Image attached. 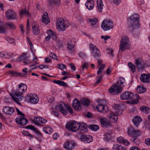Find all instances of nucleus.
Listing matches in <instances>:
<instances>
[{
    "mask_svg": "<svg viewBox=\"0 0 150 150\" xmlns=\"http://www.w3.org/2000/svg\"><path fill=\"white\" fill-rule=\"evenodd\" d=\"M139 78L141 81L143 83H150V74H142Z\"/></svg>",
    "mask_w": 150,
    "mask_h": 150,
    "instance_id": "2eb2a0df",
    "label": "nucleus"
},
{
    "mask_svg": "<svg viewBox=\"0 0 150 150\" xmlns=\"http://www.w3.org/2000/svg\"><path fill=\"white\" fill-rule=\"evenodd\" d=\"M137 90L138 92L141 93L145 92L146 91V88L144 87H141L138 86L137 88Z\"/></svg>",
    "mask_w": 150,
    "mask_h": 150,
    "instance_id": "37998d69",
    "label": "nucleus"
},
{
    "mask_svg": "<svg viewBox=\"0 0 150 150\" xmlns=\"http://www.w3.org/2000/svg\"><path fill=\"white\" fill-rule=\"evenodd\" d=\"M50 56L53 59H57V57L56 55L54 54L51 53L50 54Z\"/></svg>",
    "mask_w": 150,
    "mask_h": 150,
    "instance_id": "680f3d73",
    "label": "nucleus"
},
{
    "mask_svg": "<svg viewBox=\"0 0 150 150\" xmlns=\"http://www.w3.org/2000/svg\"><path fill=\"white\" fill-rule=\"evenodd\" d=\"M142 121V120L141 117L137 115L134 117L132 119V122L137 127L138 126L140 122Z\"/></svg>",
    "mask_w": 150,
    "mask_h": 150,
    "instance_id": "b1692460",
    "label": "nucleus"
},
{
    "mask_svg": "<svg viewBox=\"0 0 150 150\" xmlns=\"http://www.w3.org/2000/svg\"><path fill=\"white\" fill-rule=\"evenodd\" d=\"M58 67L60 69L62 70L65 69L66 66L64 64H58Z\"/></svg>",
    "mask_w": 150,
    "mask_h": 150,
    "instance_id": "13d9d810",
    "label": "nucleus"
},
{
    "mask_svg": "<svg viewBox=\"0 0 150 150\" xmlns=\"http://www.w3.org/2000/svg\"><path fill=\"white\" fill-rule=\"evenodd\" d=\"M42 21L46 24H47L50 22L47 13H45L42 16Z\"/></svg>",
    "mask_w": 150,
    "mask_h": 150,
    "instance_id": "c756f323",
    "label": "nucleus"
},
{
    "mask_svg": "<svg viewBox=\"0 0 150 150\" xmlns=\"http://www.w3.org/2000/svg\"><path fill=\"white\" fill-rule=\"evenodd\" d=\"M59 85L63 86L64 87H66L67 86V84L63 81H60Z\"/></svg>",
    "mask_w": 150,
    "mask_h": 150,
    "instance_id": "bf43d9fd",
    "label": "nucleus"
},
{
    "mask_svg": "<svg viewBox=\"0 0 150 150\" xmlns=\"http://www.w3.org/2000/svg\"><path fill=\"white\" fill-rule=\"evenodd\" d=\"M133 96V94L132 93L127 92L121 94L120 98L122 100H129L132 99Z\"/></svg>",
    "mask_w": 150,
    "mask_h": 150,
    "instance_id": "6ab92c4d",
    "label": "nucleus"
},
{
    "mask_svg": "<svg viewBox=\"0 0 150 150\" xmlns=\"http://www.w3.org/2000/svg\"><path fill=\"white\" fill-rule=\"evenodd\" d=\"M9 72L11 75L14 76H21L22 75V73H19L14 70L9 71Z\"/></svg>",
    "mask_w": 150,
    "mask_h": 150,
    "instance_id": "ea45409f",
    "label": "nucleus"
},
{
    "mask_svg": "<svg viewBox=\"0 0 150 150\" xmlns=\"http://www.w3.org/2000/svg\"><path fill=\"white\" fill-rule=\"evenodd\" d=\"M23 133L24 136L28 137L30 139H31V138L34 137V136L28 131L23 130Z\"/></svg>",
    "mask_w": 150,
    "mask_h": 150,
    "instance_id": "de8ad7c7",
    "label": "nucleus"
},
{
    "mask_svg": "<svg viewBox=\"0 0 150 150\" xmlns=\"http://www.w3.org/2000/svg\"><path fill=\"white\" fill-rule=\"evenodd\" d=\"M69 111L71 114H72L73 113V110L70 106L67 107V112ZM68 113V112H67Z\"/></svg>",
    "mask_w": 150,
    "mask_h": 150,
    "instance_id": "e2e57ef3",
    "label": "nucleus"
},
{
    "mask_svg": "<svg viewBox=\"0 0 150 150\" xmlns=\"http://www.w3.org/2000/svg\"><path fill=\"white\" fill-rule=\"evenodd\" d=\"M56 109L60 111L63 114L67 115V106L66 104L63 102H61L59 104L56 106Z\"/></svg>",
    "mask_w": 150,
    "mask_h": 150,
    "instance_id": "0eeeda50",
    "label": "nucleus"
},
{
    "mask_svg": "<svg viewBox=\"0 0 150 150\" xmlns=\"http://www.w3.org/2000/svg\"><path fill=\"white\" fill-rule=\"evenodd\" d=\"M101 38L102 39H104L105 40H107L108 39H110L111 37L110 36L107 35L105 36L102 35Z\"/></svg>",
    "mask_w": 150,
    "mask_h": 150,
    "instance_id": "4d7b16f0",
    "label": "nucleus"
},
{
    "mask_svg": "<svg viewBox=\"0 0 150 150\" xmlns=\"http://www.w3.org/2000/svg\"><path fill=\"white\" fill-rule=\"evenodd\" d=\"M48 34H50L51 37L54 40H56L57 38V36L54 33L52 30H49L47 31Z\"/></svg>",
    "mask_w": 150,
    "mask_h": 150,
    "instance_id": "c03bdc74",
    "label": "nucleus"
},
{
    "mask_svg": "<svg viewBox=\"0 0 150 150\" xmlns=\"http://www.w3.org/2000/svg\"><path fill=\"white\" fill-rule=\"evenodd\" d=\"M16 121L17 124L20 125L24 126L28 123L27 119L23 117L18 116L16 119Z\"/></svg>",
    "mask_w": 150,
    "mask_h": 150,
    "instance_id": "9b49d317",
    "label": "nucleus"
},
{
    "mask_svg": "<svg viewBox=\"0 0 150 150\" xmlns=\"http://www.w3.org/2000/svg\"><path fill=\"white\" fill-rule=\"evenodd\" d=\"M28 57L27 56L26 54L25 53H23L21 55L18 57L16 59V61L18 62H20L23 60H25L28 59Z\"/></svg>",
    "mask_w": 150,
    "mask_h": 150,
    "instance_id": "c85d7f7f",
    "label": "nucleus"
},
{
    "mask_svg": "<svg viewBox=\"0 0 150 150\" xmlns=\"http://www.w3.org/2000/svg\"><path fill=\"white\" fill-rule=\"evenodd\" d=\"M6 40L8 42L11 44L13 43L15 41L14 39L10 37H8Z\"/></svg>",
    "mask_w": 150,
    "mask_h": 150,
    "instance_id": "864d4df0",
    "label": "nucleus"
},
{
    "mask_svg": "<svg viewBox=\"0 0 150 150\" xmlns=\"http://www.w3.org/2000/svg\"><path fill=\"white\" fill-rule=\"evenodd\" d=\"M35 124L38 126L42 125L40 123L45 124L47 122V120L40 117H35L34 118Z\"/></svg>",
    "mask_w": 150,
    "mask_h": 150,
    "instance_id": "a211bd4d",
    "label": "nucleus"
},
{
    "mask_svg": "<svg viewBox=\"0 0 150 150\" xmlns=\"http://www.w3.org/2000/svg\"><path fill=\"white\" fill-rule=\"evenodd\" d=\"M129 150H140V149L137 147L132 146L130 148Z\"/></svg>",
    "mask_w": 150,
    "mask_h": 150,
    "instance_id": "774afa93",
    "label": "nucleus"
},
{
    "mask_svg": "<svg viewBox=\"0 0 150 150\" xmlns=\"http://www.w3.org/2000/svg\"><path fill=\"white\" fill-rule=\"evenodd\" d=\"M100 121L101 124L103 127H107L110 125L109 122L107 121V120L103 118H100Z\"/></svg>",
    "mask_w": 150,
    "mask_h": 150,
    "instance_id": "cd10ccee",
    "label": "nucleus"
},
{
    "mask_svg": "<svg viewBox=\"0 0 150 150\" xmlns=\"http://www.w3.org/2000/svg\"><path fill=\"white\" fill-rule=\"evenodd\" d=\"M111 133L110 132L105 133L104 135V139L105 141H108L111 138Z\"/></svg>",
    "mask_w": 150,
    "mask_h": 150,
    "instance_id": "58836bf2",
    "label": "nucleus"
},
{
    "mask_svg": "<svg viewBox=\"0 0 150 150\" xmlns=\"http://www.w3.org/2000/svg\"><path fill=\"white\" fill-rule=\"evenodd\" d=\"M72 105V107L76 110H79L81 109L80 103L76 99L74 100Z\"/></svg>",
    "mask_w": 150,
    "mask_h": 150,
    "instance_id": "412c9836",
    "label": "nucleus"
},
{
    "mask_svg": "<svg viewBox=\"0 0 150 150\" xmlns=\"http://www.w3.org/2000/svg\"><path fill=\"white\" fill-rule=\"evenodd\" d=\"M140 109L144 113L149 114L150 113V108L147 106H142L140 107Z\"/></svg>",
    "mask_w": 150,
    "mask_h": 150,
    "instance_id": "72a5a7b5",
    "label": "nucleus"
},
{
    "mask_svg": "<svg viewBox=\"0 0 150 150\" xmlns=\"http://www.w3.org/2000/svg\"><path fill=\"white\" fill-rule=\"evenodd\" d=\"M122 143L124 145L126 146H128L129 145L130 143V142L128 141V140L127 139H124L122 141Z\"/></svg>",
    "mask_w": 150,
    "mask_h": 150,
    "instance_id": "6e6d98bb",
    "label": "nucleus"
},
{
    "mask_svg": "<svg viewBox=\"0 0 150 150\" xmlns=\"http://www.w3.org/2000/svg\"><path fill=\"white\" fill-rule=\"evenodd\" d=\"M68 46L67 48L68 49L71 50L75 46L74 42H68L67 43Z\"/></svg>",
    "mask_w": 150,
    "mask_h": 150,
    "instance_id": "49530a36",
    "label": "nucleus"
},
{
    "mask_svg": "<svg viewBox=\"0 0 150 150\" xmlns=\"http://www.w3.org/2000/svg\"><path fill=\"white\" fill-rule=\"evenodd\" d=\"M79 122L76 121L69 122L66 125V127L68 130L72 132H76L79 130Z\"/></svg>",
    "mask_w": 150,
    "mask_h": 150,
    "instance_id": "39448f33",
    "label": "nucleus"
},
{
    "mask_svg": "<svg viewBox=\"0 0 150 150\" xmlns=\"http://www.w3.org/2000/svg\"><path fill=\"white\" fill-rule=\"evenodd\" d=\"M143 62L145 68L146 67H150V59H146Z\"/></svg>",
    "mask_w": 150,
    "mask_h": 150,
    "instance_id": "8fccbe9b",
    "label": "nucleus"
},
{
    "mask_svg": "<svg viewBox=\"0 0 150 150\" xmlns=\"http://www.w3.org/2000/svg\"><path fill=\"white\" fill-rule=\"evenodd\" d=\"M57 26L58 28L60 29L62 31H64L66 29V26L64 20L62 18H58L57 22Z\"/></svg>",
    "mask_w": 150,
    "mask_h": 150,
    "instance_id": "ddd939ff",
    "label": "nucleus"
},
{
    "mask_svg": "<svg viewBox=\"0 0 150 150\" xmlns=\"http://www.w3.org/2000/svg\"><path fill=\"white\" fill-rule=\"evenodd\" d=\"M119 49L121 51H124L129 49L130 46L129 39L127 36L122 37L120 41Z\"/></svg>",
    "mask_w": 150,
    "mask_h": 150,
    "instance_id": "7ed1b4c3",
    "label": "nucleus"
},
{
    "mask_svg": "<svg viewBox=\"0 0 150 150\" xmlns=\"http://www.w3.org/2000/svg\"><path fill=\"white\" fill-rule=\"evenodd\" d=\"M96 108L100 112L106 113L108 111V108L106 105L100 104L97 105Z\"/></svg>",
    "mask_w": 150,
    "mask_h": 150,
    "instance_id": "f8f14e48",
    "label": "nucleus"
},
{
    "mask_svg": "<svg viewBox=\"0 0 150 150\" xmlns=\"http://www.w3.org/2000/svg\"><path fill=\"white\" fill-rule=\"evenodd\" d=\"M139 18V16L137 14H135L131 16L129 18L130 22L129 27L134 29L136 27H138Z\"/></svg>",
    "mask_w": 150,
    "mask_h": 150,
    "instance_id": "20e7f679",
    "label": "nucleus"
},
{
    "mask_svg": "<svg viewBox=\"0 0 150 150\" xmlns=\"http://www.w3.org/2000/svg\"><path fill=\"white\" fill-rule=\"evenodd\" d=\"M81 140L86 143H89L93 141L92 136L90 135H82L81 137Z\"/></svg>",
    "mask_w": 150,
    "mask_h": 150,
    "instance_id": "f3484780",
    "label": "nucleus"
},
{
    "mask_svg": "<svg viewBox=\"0 0 150 150\" xmlns=\"http://www.w3.org/2000/svg\"><path fill=\"white\" fill-rule=\"evenodd\" d=\"M81 102L82 104L85 106H88L90 104V101L88 99L85 98H83L81 99Z\"/></svg>",
    "mask_w": 150,
    "mask_h": 150,
    "instance_id": "4c0bfd02",
    "label": "nucleus"
},
{
    "mask_svg": "<svg viewBox=\"0 0 150 150\" xmlns=\"http://www.w3.org/2000/svg\"><path fill=\"white\" fill-rule=\"evenodd\" d=\"M4 112L8 115L11 116L13 114L15 110L12 107L5 106L3 108Z\"/></svg>",
    "mask_w": 150,
    "mask_h": 150,
    "instance_id": "dca6fc26",
    "label": "nucleus"
},
{
    "mask_svg": "<svg viewBox=\"0 0 150 150\" xmlns=\"http://www.w3.org/2000/svg\"><path fill=\"white\" fill-rule=\"evenodd\" d=\"M127 133L128 135L132 137L139 136L140 132L137 130H135L132 126L128 127L127 128Z\"/></svg>",
    "mask_w": 150,
    "mask_h": 150,
    "instance_id": "6e6552de",
    "label": "nucleus"
},
{
    "mask_svg": "<svg viewBox=\"0 0 150 150\" xmlns=\"http://www.w3.org/2000/svg\"><path fill=\"white\" fill-rule=\"evenodd\" d=\"M138 136L136 137H133L131 139V140L135 143L136 145H139L141 142L140 140L139 139L137 138Z\"/></svg>",
    "mask_w": 150,
    "mask_h": 150,
    "instance_id": "a19ab883",
    "label": "nucleus"
},
{
    "mask_svg": "<svg viewBox=\"0 0 150 150\" xmlns=\"http://www.w3.org/2000/svg\"><path fill=\"white\" fill-rule=\"evenodd\" d=\"M32 28L33 29V33L34 35H37L39 33V29L38 25H35L32 26Z\"/></svg>",
    "mask_w": 150,
    "mask_h": 150,
    "instance_id": "f704fd0d",
    "label": "nucleus"
},
{
    "mask_svg": "<svg viewBox=\"0 0 150 150\" xmlns=\"http://www.w3.org/2000/svg\"><path fill=\"white\" fill-rule=\"evenodd\" d=\"M112 149L114 150H126L124 147L116 144L113 145Z\"/></svg>",
    "mask_w": 150,
    "mask_h": 150,
    "instance_id": "473e14b6",
    "label": "nucleus"
},
{
    "mask_svg": "<svg viewBox=\"0 0 150 150\" xmlns=\"http://www.w3.org/2000/svg\"><path fill=\"white\" fill-rule=\"evenodd\" d=\"M20 15L21 17L25 16L28 17H30V13L29 12L28 10H26V7H25L24 9H22L20 11Z\"/></svg>",
    "mask_w": 150,
    "mask_h": 150,
    "instance_id": "bb28decb",
    "label": "nucleus"
},
{
    "mask_svg": "<svg viewBox=\"0 0 150 150\" xmlns=\"http://www.w3.org/2000/svg\"><path fill=\"white\" fill-rule=\"evenodd\" d=\"M79 129H80L81 131L84 130L85 131H87L88 126L86 124L79 122Z\"/></svg>",
    "mask_w": 150,
    "mask_h": 150,
    "instance_id": "7c9ffc66",
    "label": "nucleus"
},
{
    "mask_svg": "<svg viewBox=\"0 0 150 150\" xmlns=\"http://www.w3.org/2000/svg\"><path fill=\"white\" fill-rule=\"evenodd\" d=\"M123 138L122 137H120L117 138V142H122L123 140Z\"/></svg>",
    "mask_w": 150,
    "mask_h": 150,
    "instance_id": "0e129e2a",
    "label": "nucleus"
},
{
    "mask_svg": "<svg viewBox=\"0 0 150 150\" xmlns=\"http://www.w3.org/2000/svg\"><path fill=\"white\" fill-rule=\"evenodd\" d=\"M145 143L148 146H150V138H147L145 139Z\"/></svg>",
    "mask_w": 150,
    "mask_h": 150,
    "instance_id": "69168bd1",
    "label": "nucleus"
},
{
    "mask_svg": "<svg viewBox=\"0 0 150 150\" xmlns=\"http://www.w3.org/2000/svg\"><path fill=\"white\" fill-rule=\"evenodd\" d=\"M112 2L116 5H118L121 2L120 0H112Z\"/></svg>",
    "mask_w": 150,
    "mask_h": 150,
    "instance_id": "338daca9",
    "label": "nucleus"
},
{
    "mask_svg": "<svg viewBox=\"0 0 150 150\" xmlns=\"http://www.w3.org/2000/svg\"><path fill=\"white\" fill-rule=\"evenodd\" d=\"M26 128L33 130L38 136L42 137V135L40 132L38 130V129L35 128L34 126L32 125H29L26 127Z\"/></svg>",
    "mask_w": 150,
    "mask_h": 150,
    "instance_id": "5701e85b",
    "label": "nucleus"
},
{
    "mask_svg": "<svg viewBox=\"0 0 150 150\" xmlns=\"http://www.w3.org/2000/svg\"><path fill=\"white\" fill-rule=\"evenodd\" d=\"M42 130L45 133L48 134H51L53 132V129L50 127H44Z\"/></svg>",
    "mask_w": 150,
    "mask_h": 150,
    "instance_id": "c9c22d12",
    "label": "nucleus"
},
{
    "mask_svg": "<svg viewBox=\"0 0 150 150\" xmlns=\"http://www.w3.org/2000/svg\"><path fill=\"white\" fill-rule=\"evenodd\" d=\"M16 111L18 115L23 116H25L24 115L22 112L20 111L18 108H16Z\"/></svg>",
    "mask_w": 150,
    "mask_h": 150,
    "instance_id": "052dcab7",
    "label": "nucleus"
},
{
    "mask_svg": "<svg viewBox=\"0 0 150 150\" xmlns=\"http://www.w3.org/2000/svg\"><path fill=\"white\" fill-rule=\"evenodd\" d=\"M76 146V143L73 141H67L64 144V148L68 150H71Z\"/></svg>",
    "mask_w": 150,
    "mask_h": 150,
    "instance_id": "4468645a",
    "label": "nucleus"
},
{
    "mask_svg": "<svg viewBox=\"0 0 150 150\" xmlns=\"http://www.w3.org/2000/svg\"><path fill=\"white\" fill-rule=\"evenodd\" d=\"M6 31L5 28L3 23L0 22V33H5Z\"/></svg>",
    "mask_w": 150,
    "mask_h": 150,
    "instance_id": "09e8293b",
    "label": "nucleus"
},
{
    "mask_svg": "<svg viewBox=\"0 0 150 150\" xmlns=\"http://www.w3.org/2000/svg\"><path fill=\"white\" fill-rule=\"evenodd\" d=\"M27 86L24 83H21L17 88L16 91L13 92L11 96L14 101L18 104L20 103L18 101H20L23 97V94L27 90Z\"/></svg>",
    "mask_w": 150,
    "mask_h": 150,
    "instance_id": "f257e3e1",
    "label": "nucleus"
},
{
    "mask_svg": "<svg viewBox=\"0 0 150 150\" xmlns=\"http://www.w3.org/2000/svg\"><path fill=\"white\" fill-rule=\"evenodd\" d=\"M101 28L104 31L109 30L113 28V23L110 20H105L102 22Z\"/></svg>",
    "mask_w": 150,
    "mask_h": 150,
    "instance_id": "423d86ee",
    "label": "nucleus"
},
{
    "mask_svg": "<svg viewBox=\"0 0 150 150\" xmlns=\"http://www.w3.org/2000/svg\"><path fill=\"white\" fill-rule=\"evenodd\" d=\"M119 80L109 89V92L113 95H119L122 92V88L124 86L123 84L125 82V80L123 78L120 77L119 78Z\"/></svg>",
    "mask_w": 150,
    "mask_h": 150,
    "instance_id": "f03ea898",
    "label": "nucleus"
},
{
    "mask_svg": "<svg viewBox=\"0 0 150 150\" xmlns=\"http://www.w3.org/2000/svg\"><path fill=\"white\" fill-rule=\"evenodd\" d=\"M97 79L96 82H95V84L96 85L98 84V83H100L101 80L103 79V76L101 74L100 76H98L97 77Z\"/></svg>",
    "mask_w": 150,
    "mask_h": 150,
    "instance_id": "3c124183",
    "label": "nucleus"
},
{
    "mask_svg": "<svg viewBox=\"0 0 150 150\" xmlns=\"http://www.w3.org/2000/svg\"><path fill=\"white\" fill-rule=\"evenodd\" d=\"M89 129L93 131H96L99 129L98 125H90L88 127Z\"/></svg>",
    "mask_w": 150,
    "mask_h": 150,
    "instance_id": "e433bc0d",
    "label": "nucleus"
},
{
    "mask_svg": "<svg viewBox=\"0 0 150 150\" xmlns=\"http://www.w3.org/2000/svg\"><path fill=\"white\" fill-rule=\"evenodd\" d=\"M97 4L99 12L100 13H101L102 12L103 6L102 1V0H97Z\"/></svg>",
    "mask_w": 150,
    "mask_h": 150,
    "instance_id": "2f4dec72",
    "label": "nucleus"
},
{
    "mask_svg": "<svg viewBox=\"0 0 150 150\" xmlns=\"http://www.w3.org/2000/svg\"><path fill=\"white\" fill-rule=\"evenodd\" d=\"M135 62L137 67L139 69H143L145 68L144 62H142V60L139 59H135Z\"/></svg>",
    "mask_w": 150,
    "mask_h": 150,
    "instance_id": "4be33fe9",
    "label": "nucleus"
},
{
    "mask_svg": "<svg viewBox=\"0 0 150 150\" xmlns=\"http://www.w3.org/2000/svg\"><path fill=\"white\" fill-rule=\"evenodd\" d=\"M108 117L110 121L114 123L116 122L118 120L117 116L114 112H111L108 114Z\"/></svg>",
    "mask_w": 150,
    "mask_h": 150,
    "instance_id": "a878e982",
    "label": "nucleus"
},
{
    "mask_svg": "<svg viewBox=\"0 0 150 150\" xmlns=\"http://www.w3.org/2000/svg\"><path fill=\"white\" fill-rule=\"evenodd\" d=\"M88 66V63L85 62L83 64V65H81L82 69L83 70L85 68L86 69H87Z\"/></svg>",
    "mask_w": 150,
    "mask_h": 150,
    "instance_id": "603ef678",
    "label": "nucleus"
},
{
    "mask_svg": "<svg viewBox=\"0 0 150 150\" xmlns=\"http://www.w3.org/2000/svg\"><path fill=\"white\" fill-rule=\"evenodd\" d=\"M27 99L29 102L34 104L38 103L39 100L38 96L33 93L29 94L27 97Z\"/></svg>",
    "mask_w": 150,
    "mask_h": 150,
    "instance_id": "1a4fd4ad",
    "label": "nucleus"
},
{
    "mask_svg": "<svg viewBox=\"0 0 150 150\" xmlns=\"http://www.w3.org/2000/svg\"><path fill=\"white\" fill-rule=\"evenodd\" d=\"M6 15L8 19H14L16 16L14 11L11 9H8L6 11Z\"/></svg>",
    "mask_w": 150,
    "mask_h": 150,
    "instance_id": "aec40b11",
    "label": "nucleus"
},
{
    "mask_svg": "<svg viewBox=\"0 0 150 150\" xmlns=\"http://www.w3.org/2000/svg\"><path fill=\"white\" fill-rule=\"evenodd\" d=\"M128 65L132 73H134L136 71V67L134 65L132 64L131 62H129L128 63Z\"/></svg>",
    "mask_w": 150,
    "mask_h": 150,
    "instance_id": "a18cd8bd",
    "label": "nucleus"
},
{
    "mask_svg": "<svg viewBox=\"0 0 150 150\" xmlns=\"http://www.w3.org/2000/svg\"><path fill=\"white\" fill-rule=\"evenodd\" d=\"M89 22L90 23V25L91 26L94 25L98 22V19L96 18L94 19H88Z\"/></svg>",
    "mask_w": 150,
    "mask_h": 150,
    "instance_id": "79ce46f5",
    "label": "nucleus"
},
{
    "mask_svg": "<svg viewBox=\"0 0 150 150\" xmlns=\"http://www.w3.org/2000/svg\"><path fill=\"white\" fill-rule=\"evenodd\" d=\"M7 25L11 28H16L15 25L12 22L8 23H7Z\"/></svg>",
    "mask_w": 150,
    "mask_h": 150,
    "instance_id": "5fc2aeb1",
    "label": "nucleus"
},
{
    "mask_svg": "<svg viewBox=\"0 0 150 150\" xmlns=\"http://www.w3.org/2000/svg\"><path fill=\"white\" fill-rule=\"evenodd\" d=\"M89 47L92 52L93 56L94 57L97 58L100 56L98 49L94 45L91 43Z\"/></svg>",
    "mask_w": 150,
    "mask_h": 150,
    "instance_id": "9d476101",
    "label": "nucleus"
},
{
    "mask_svg": "<svg viewBox=\"0 0 150 150\" xmlns=\"http://www.w3.org/2000/svg\"><path fill=\"white\" fill-rule=\"evenodd\" d=\"M86 8L89 10L93 9L94 7V2L93 0H88L85 4Z\"/></svg>",
    "mask_w": 150,
    "mask_h": 150,
    "instance_id": "393cba45",
    "label": "nucleus"
}]
</instances>
